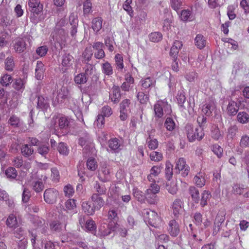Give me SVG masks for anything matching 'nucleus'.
<instances>
[{
	"label": "nucleus",
	"mask_w": 249,
	"mask_h": 249,
	"mask_svg": "<svg viewBox=\"0 0 249 249\" xmlns=\"http://www.w3.org/2000/svg\"><path fill=\"white\" fill-rule=\"evenodd\" d=\"M108 146L109 149L107 150L113 153H118L122 149L120 141L116 138H111L108 142Z\"/></svg>",
	"instance_id": "obj_9"
},
{
	"label": "nucleus",
	"mask_w": 249,
	"mask_h": 249,
	"mask_svg": "<svg viewBox=\"0 0 249 249\" xmlns=\"http://www.w3.org/2000/svg\"><path fill=\"white\" fill-rule=\"evenodd\" d=\"M115 62L116 69L122 71L124 68L123 57L121 54L117 53L115 56Z\"/></svg>",
	"instance_id": "obj_39"
},
{
	"label": "nucleus",
	"mask_w": 249,
	"mask_h": 249,
	"mask_svg": "<svg viewBox=\"0 0 249 249\" xmlns=\"http://www.w3.org/2000/svg\"><path fill=\"white\" fill-rule=\"evenodd\" d=\"M183 202L180 199H176L173 202L172 208L173 213L175 216H178L179 213V212L181 209Z\"/></svg>",
	"instance_id": "obj_34"
},
{
	"label": "nucleus",
	"mask_w": 249,
	"mask_h": 249,
	"mask_svg": "<svg viewBox=\"0 0 249 249\" xmlns=\"http://www.w3.org/2000/svg\"><path fill=\"white\" fill-rule=\"evenodd\" d=\"M113 96L111 100L115 103H118L121 98V90L118 86H114L112 89Z\"/></svg>",
	"instance_id": "obj_32"
},
{
	"label": "nucleus",
	"mask_w": 249,
	"mask_h": 249,
	"mask_svg": "<svg viewBox=\"0 0 249 249\" xmlns=\"http://www.w3.org/2000/svg\"><path fill=\"white\" fill-rule=\"evenodd\" d=\"M212 150L220 159L223 156V149L218 144H215L212 146Z\"/></svg>",
	"instance_id": "obj_60"
},
{
	"label": "nucleus",
	"mask_w": 249,
	"mask_h": 249,
	"mask_svg": "<svg viewBox=\"0 0 249 249\" xmlns=\"http://www.w3.org/2000/svg\"><path fill=\"white\" fill-rule=\"evenodd\" d=\"M213 109V106L211 103H208L203 105L202 111L206 116H210Z\"/></svg>",
	"instance_id": "obj_52"
},
{
	"label": "nucleus",
	"mask_w": 249,
	"mask_h": 249,
	"mask_svg": "<svg viewBox=\"0 0 249 249\" xmlns=\"http://www.w3.org/2000/svg\"><path fill=\"white\" fill-rule=\"evenodd\" d=\"M37 152L42 157L46 158L47 155L50 151V147L48 144L41 143L37 148Z\"/></svg>",
	"instance_id": "obj_37"
},
{
	"label": "nucleus",
	"mask_w": 249,
	"mask_h": 249,
	"mask_svg": "<svg viewBox=\"0 0 249 249\" xmlns=\"http://www.w3.org/2000/svg\"><path fill=\"white\" fill-rule=\"evenodd\" d=\"M155 83V81L151 77H147L143 80H142V89L144 90L148 89L151 87L154 86Z\"/></svg>",
	"instance_id": "obj_31"
},
{
	"label": "nucleus",
	"mask_w": 249,
	"mask_h": 249,
	"mask_svg": "<svg viewBox=\"0 0 249 249\" xmlns=\"http://www.w3.org/2000/svg\"><path fill=\"white\" fill-rule=\"evenodd\" d=\"M149 39L154 42H158L162 39V35L160 32H154L149 34Z\"/></svg>",
	"instance_id": "obj_58"
},
{
	"label": "nucleus",
	"mask_w": 249,
	"mask_h": 249,
	"mask_svg": "<svg viewBox=\"0 0 249 249\" xmlns=\"http://www.w3.org/2000/svg\"><path fill=\"white\" fill-rule=\"evenodd\" d=\"M53 40L55 39L57 42H62L65 40L66 32L65 29L62 28H56L55 35L53 36Z\"/></svg>",
	"instance_id": "obj_23"
},
{
	"label": "nucleus",
	"mask_w": 249,
	"mask_h": 249,
	"mask_svg": "<svg viewBox=\"0 0 249 249\" xmlns=\"http://www.w3.org/2000/svg\"><path fill=\"white\" fill-rule=\"evenodd\" d=\"M5 174L8 178L15 179L17 176V171L12 167H8L5 171Z\"/></svg>",
	"instance_id": "obj_57"
},
{
	"label": "nucleus",
	"mask_w": 249,
	"mask_h": 249,
	"mask_svg": "<svg viewBox=\"0 0 249 249\" xmlns=\"http://www.w3.org/2000/svg\"><path fill=\"white\" fill-rule=\"evenodd\" d=\"M193 180L196 185L199 188H201L205 185L206 179L203 174L199 172L194 178Z\"/></svg>",
	"instance_id": "obj_25"
},
{
	"label": "nucleus",
	"mask_w": 249,
	"mask_h": 249,
	"mask_svg": "<svg viewBox=\"0 0 249 249\" xmlns=\"http://www.w3.org/2000/svg\"><path fill=\"white\" fill-rule=\"evenodd\" d=\"M92 12V3L90 0H86L83 2V14L87 16Z\"/></svg>",
	"instance_id": "obj_46"
},
{
	"label": "nucleus",
	"mask_w": 249,
	"mask_h": 249,
	"mask_svg": "<svg viewBox=\"0 0 249 249\" xmlns=\"http://www.w3.org/2000/svg\"><path fill=\"white\" fill-rule=\"evenodd\" d=\"M8 124L13 127H18L22 124L19 118L15 115H12L8 122Z\"/></svg>",
	"instance_id": "obj_38"
},
{
	"label": "nucleus",
	"mask_w": 249,
	"mask_h": 249,
	"mask_svg": "<svg viewBox=\"0 0 249 249\" xmlns=\"http://www.w3.org/2000/svg\"><path fill=\"white\" fill-rule=\"evenodd\" d=\"M133 196L138 201L142 203L144 202L146 199L145 193L144 194L137 189L133 190Z\"/></svg>",
	"instance_id": "obj_41"
},
{
	"label": "nucleus",
	"mask_w": 249,
	"mask_h": 249,
	"mask_svg": "<svg viewBox=\"0 0 249 249\" xmlns=\"http://www.w3.org/2000/svg\"><path fill=\"white\" fill-rule=\"evenodd\" d=\"M103 19L101 17H96L91 21V28L96 34L99 33L102 28Z\"/></svg>",
	"instance_id": "obj_21"
},
{
	"label": "nucleus",
	"mask_w": 249,
	"mask_h": 249,
	"mask_svg": "<svg viewBox=\"0 0 249 249\" xmlns=\"http://www.w3.org/2000/svg\"><path fill=\"white\" fill-rule=\"evenodd\" d=\"M54 5L57 7L56 11L57 13H59L64 10V5L65 3V0H53Z\"/></svg>",
	"instance_id": "obj_61"
},
{
	"label": "nucleus",
	"mask_w": 249,
	"mask_h": 249,
	"mask_svg": "<svg viewBox=\"0 0 249 249\" xmlns=\"http://www.w3.org/2000/svg\"><path fill=\"white\" fill-rule=\"evenodd\" d=\"M57 150L60 154L67 156L69 153V149L66 143L60 142L57 146Z\"/></svg>",
	"instance_id": "obj_43"
},
{
	"label": "nucleus",
	"mask_w": 249,
	"mask_h": 249,
	"mask_svg": "<svg viewBox=\"0 0 249 249\" xmlns=\"http://www.w3.org/2000/svg\"><path fill=\"white\" fill-rule=\"evenodd\" d=\"M31 222L34 226L37 228L43 227L45 225V220L37 216H34L31 219Z\"/></svg>",
	"instance_id": "obj_50"
},
{
	"label": "nucleus",
	"mask_w": 249,
	"mask_h": 249,
	"mask_svg": "<svg viewBox=\"0 0 249 249\" xmlns=\"http://www.w3.org/2000/svg\"><path fill=\"white\" fill-rule=\"evenodd\" d=\"M154 110L155 116L159 118H161L163 115V111L160 101H158L154 106Z\"/></svg>",
	"instance_id": "obj_47"
},
{
	"label": "nucleus",
	"mask_w": 249,
	"mask_h": 249,
	"mask_svg": "<svg viewBox=\"0 0 249 249\" xmlns=\"http://www.w3.org/2000/svg\"><path fill=\"white\" fill-rule=\"evenodd\" d=\"M87 166L89 170L90 171H95L97 167V162L95 159L93 158H89L87 161Z\"/></svg>",
	"instance_id": "obj_54"
},
{
	"label": "nucleus",
	"mask_w": 249,
	"mask_h": 249,
	"mask_svg": "<svg viewBox=\"0 0 249 249\" xmlns=\"http://www.w3.org/2000/svg\"><path fill=\"white\" fill-rule=\"evenodd\" d=\"M102 70L104 73L107 75H111L113 74V69L111 64L107 61L102 64Z\"/></svg>",
	"instance_id": "obj_44"
},
{
	"label": "nucleus",
	"mask_w": 249,
	"mask_h": 249,
	"mask_svg": "<svg viewBox=\"0 0 249 249\" xmlns=\"http://www.w3.org/2000/svg\"><path fill=\"white\" fill-rule=\"evenodd\" d=\"M190 169V167L186 164L185 159L180 158L177 160L174 169L176 173H180L182 177H186L188 176Z\"/></svg>",
	"instance_id": "obj_5"
},
{
	"label": "nucleus",
	"mask_w": 249,
	"mask_h": 249,
	"mask_svg": "<svg viewBox=\"0 0 249 249\" xmlns=\"http://www.w3.org/2000/svg\"><path fill=\"white\" fill-rule=\"evenodd\" d=\"M144 222L154 228H157L161 221L158 213L154 211L144 209L142 212Z\"/></svg>",
	"instance_id": "obj_4"
},
{
	"label": "nucleus",
	"mask_w": 249,
	"mask_h": 249,
	"mask_svg": "<svg viewBox=\"0 0 249 249\" xmlns=\"http://www.w3.org/2000/svg\"><path fill=\"white\" fill-rule=\"evenodd\" d=\"M0 19V25L3 28V32H7L8 30L10 33L14 32L16 30V22L10 17L8 16H3Z\"/></svg>",
	"instance_id": "obj_7"
},
{
	"label": "nucleus",
	"mask_w": 249,
	"mask_h": 249,
	"mask_svg": "<svg viewBox=\"0 0 249 249\" xmlns=\"http://www.w3.org/2000/svg\"><path fill=\"white\" fill-rule=\"evenodd\" d=\"M94 189L96 193L95 194H99V196L106 194L107 189L104 185H101L98 181H96L94 185Z\"/></svg>",
	"instance_id": "obj_45"
},
{
	"label": "nucleus",
	"mask_w": 249,
	"mask_h": 249,
	"mask_svg": "<svg viewBox=\"0 0 249 249\" xmlns=\"http://www.w3.org/2000/svg\"><path fill=\"white\" fill-rule=\"evenodd\" d=\"M168 231L173 237H176L179 233L180 230L178 223L175 220H171L169 223Z\"/></svg>",
	"instance_id": "obj_17"
},
{
	"label": "nucleus",
	"mask_w": 249,
	"mask_h": 249,
	"mask_svg": "<svg viewBox=\"0 0 249 249\" xmlns=\"http://www.w3.org/2000/svg\"><path fill=\"white\" fill-rule=\"evenodd\" d=\"M78 143L81 146L86 145L84 148L85 149L87 146H92V141L89 134L86 133L85 137H80L78 140Z\"/></svg>",
	"instance_id": "obj_28"
},
{
	"label": "nucleus",
	"mask_w": 249,
	"mask_h": 249,
	"mask_svg": "<svg viewBox=\"0 0 249 249\" xmlns=\"http://www.w3.org/2000/svg\"><path fill=\"white\" fill-rule=\"evenodd\" d=\"M117 225L113 221L108 224L104 223L99 228L98 235L101 237H105L109 235L112 231L117 229Z\"/></svg>",
	"instance_id": "obj_8"
},
{
	"label": "nucleus",
	"mask_w": 249,
	"mask_h": 249,
	"mask_svg": "<svg viewBox=\"0 0 249 249\" xmlns=\"http://www.w3.org/2000/svg\"><path fill=\"white\" fill-rule=\"evenodd\" d=\"M189 195L191 196L192 201L198 204L200 201L199 192L198 189L194 186H190L188 189Z\"/></svg>",
	"instance_id": "obj_20"
},
{
	"label": "nucleus",
	"mask_w": 249,
	"mask_h": 249,
	"mask_svg": "<svg viewBox=\"0 0 249 249\" xmlns=\"http://www.w3.org/2000/svg\"><path fill=\"white\" fill-rule=\"evenodd\" d=\"M73 57L70 53H65L62 56V65L64 67H70L72 65Z\"/></svg>",
	"instance_id": "obj_33"
},
{
	"label": "nucleus",
	"mask_w": 249,
	"mask_h": 249,
	"mask_svg": "<svg viewBox=\"0 0 249 249\" xmlns=\"http://www.w3.org/2000/svg\"><path fill=\"white\" fill-rule=\"evenodd\" d=\"M239 107L235 103V101L232 99L230 100L227 107L228 115L230 116H235L238 113Z\"/></svg>",
	"instance_id": "obj_13"
},
{
	"label": "nucleus",
	"mask_w": 249,
	"mask_h": 249,
	"mask_svg": "<svg viewBox=\"0 0 249 249\" xmlns=\"http://www.w3.org/2000/svg\"><path fill=\"white\" fill-rule=\"evenodd\" d=\"M149 91H139L137 93V97L138 98V101L142 104H146L149 101Z\"/></svg>",
	"instance_id": "obj_27"
},
{
	"label": "nucleus",
	"mask_w": 249,
	"mask_h": 249,
	"mask_svg": "<svg viewBox=\"0 0 249 249\" xmlns=\"http://www.w3.org/2000/svg\"><path fill=\"white\" fill-rule=\"evenodd\" d=\"M21 153L25 157H29L34 153V149L31 145L29 144H24L21 148Z\"/></svg>",
	"instance_id": "obj_35"
},
{
	"label": "nucleus",
	"mask_w": 249,
	"mask_h": 249,
	"mask_svg": "<svg viewBox=\"0 0 249 249\" xmlns=\"http://www.w3.org/2000/svg\"><path fill=\"white\" fill-rule=\"evenodd\" d=\"M239 128L236 124L231 125L227 130V137L229 139L233 140L236 136Z\"/></svg>",
	"instance_id": "obj_29"
},
{
	"label": "nucleus",
	"mask_w": 249,
	"mask_h": 249,
	"mask_svg": "<svg viewBox=\"0 0 249 249\" xmlns=\"http://www.w3.org/2000/svg\"><path fill=\"white\" fill-rule=\"evenodd\" d=\"M5 69L8 71H12L15 66V63L12 56L8 57L5 60Z\"/></svg>",
	"instance_id": "obj_53"
},
{
	"label": "nucleus",
	"mask_w": 249,
	"mask_h": 249,
	"mask_svg": "<svg viewBox=\"0 0 249 249\" xmlns=\"http://www.w3.org/2000/svg\"><path fill=\"white\" fill-rule=\"evenodd\" d=\"M93 48L97 51L94 53V56L97 59H102L105 56V53L103 50L104 45L102 42H96L92 45Z\"/></svg>",
	"instance_id": "obj_14"
},
{
	"label": "nucleus",
	"mask_w": 249,
	"mask_h": 249,
	"mask_svg": "<svg viewBox=\"0 0 249 249\" xmlns=\"http://www.w3.org/2000/svg\"><path fill=\"white\" fill-rule=\"evenodd\" d=\"M211 134L212 138L216 141L222 137V135L217 125H213L212 126Z\"/></svg>",
	"instance_id": "obj_36"
},
{
	"label": "nucleus",
	"mask_w": 249,
	"mask_h": 249,
	"mask_svg": "<svg viewBox=\"0 0 249 249\" xmlns=\"http://www.w3.org/2000/svg\"><path fill=\"white\" fill-rule=\"evenodd\" d=\"M240 146L242 148H246L249 146V136L245 134L241 137Z\"/></svg>",
	"instance_id": "obj_64"
},
{
	"label": "nucleus",
	"mask_w": 249,
	"mask_h": 249,
	"mask_svg": "<svg viewBox=\"0 0 249 249\" xmlns=\"http://www.w3.org/2000/svg\"><path fill=\"white\" fill-rule=\"evenodd\" d=\"M58 128L65 134L68 131L70 126V120L65 116H60L58 118Z\"/></svg>",
	"instance_id": "obj_11"
},
{
	"label": "nucleus",
	"mask_w": 249,
	"mask_h": 249,
	"mask_svg": "<svg viewBox=\"0 0 249 249\" xmlns=\"http://www.w3.org/2000/svg\"><path fill=\"white\" fill-rule=\"evenodd\" d=\"M91 202L96 208L97 210H99L104 205L105 201L99 194H93L90 197Z\"/></svg>",
	"instance_id": "obj_16"
},
{
	"label": "nucleus",
	"mask_w": 249,
	"mask_h": 249,
	"mask_svg": "<svg viewBox=\"0 0 249 249\" xmlns=\"http://www.w3.org/2000/svg\"><path fill=\"white\" fill-rule=\"evenodd\" d=\"M163 168V165L162 164L153 166L150 169V174L154 177L158 176Z\"/></svg>",
	"instance_id": "obj_62"
},
{
	"label": "nucleus",
	"mask_w": 249,
	"mask_h": 249,
	"mask_svg": "<svg viewBox=\"0 0 249 249\" xmlns=\"http://www.w3.org/2000/svg\"><path fill=\"white\" fill-rule=\"evenodd\" d=\"M226 213L224 211H220L217 214L214 224L217 225L218 230L222 223L225 221Z\"/></svg>",
	"instance_id": "obj_42"
},
{
	"label": "nucleus",
	"mask_w": 249,
	"mask_h": 249,
	"mask_svg": "<svg viewBox=\"0 0 249 249\" xmlns=\"http://www.w3.org/2000/svg\"><path fill=\"white\" fill-rule=\"evenodd\" d=\"M29 10L31 14L30 19L31 22L36 24L44 19L43 15V5L40 0H29Z\"/></svg>",
	"instance_id": "obj_1"
},
{
	"label": "nucleus",
	"mask_w": 249,
	"mask_h": 249,
	"mask_svg": "<svg viewBox=\"0 0 249 249\" xmlns=\"http://www.w3.org/2000/svg\"><path fill=\"white\" fill-rule=\"evenodd\" d=\"M195 42L197 48L201 50L205 47L207 41L203 35L198 34L195 39Z\"/></svg>",
	"instance_id": "obj_26"
},
{
	"label": "nucleus",
	"mask_w": 249,
	"mask_h": 249,
	"mask_svg": "<svg viewBox=\"0 0 249 249\" xmlns=\"http://www.w3.org/2000/svg\"><path fill=\"white\" fill-rule=\"evenodd\" d=\"M164 126L168 131L173 130L176 127V124L173 118L167 117L164 123Z\"/></svg>",
	"instance_id": "obj_55"
},
{
	"label": "nucleus",
	"mask_w": 249,
	"mask_h": 249,
	"mask_svg": "<svg viewBox=\"0 0 249 249\" xmlns=\"http://www.w3.org/2000/svg\"><path fill=\"white\" fill-rule=\"evenodd\" d=\"M84 227L87 231L91 232L94 231L96 229V225L92 219L87 220Z\"/></svg>",
	"instance_id": "obj_59"
},
{
	"label": "nucleus",
	"mask_w": 249,
	"mask_h": 249,
	"mask_svg": "<svg viewBox=\"0 0 249 249\" xmlns=\"http://www.w3.org/2000/svg\"><path fill=\"white\" fill-rule=\"evenodd\" d=\"M187 136L190 142H193L196 140H201L204 136L203 130L201 127L194 128L193 125L191 124H187L185 126Z\"/></svg>",
	"instance_id": "obj_3"
},
{
	"label": "nucleus",
	"mask_w": 249,
	"mask_h": 249,
	"mask_svg": "<svg viewBox=\"0 0 249 249\" xmlns=\"http://www.w3.org/2000/svg\"><path fill=\"white\" fill-rule=\"evenodd\" d=\"M18 225L16 217L13 214H10L6 220V225L9 228H16Z\"/></svg>",
	"instance_id": "obj_49"
},
{
	"label": "nucleus",
	"mask_w": 249,
	"mask_h": 249,
	"mask_svg": "<svg viewBox=\"0 0 249 249\" xmlns=\"http://www.w3.org/2000/svg\"><path fill=\"white\" fill-rule=\"evenodd\" d=\"M88 79V77H87L86 75H85L83 72L78 74L74 78V82L77 84L79 85L86 83L87 82Z\"/></svg>",
	"instance_id": "obj_51"
},
{
	"label": "nucleus",
	"mask_w": 249,
	"mask_h": 249,
	"mask_svg": "<svg viewBox=\"0 0 249 249\" xmlns=\"http://www.w3.org/2000/svg\"><path fill=\"white\" fill-rule=\"evenodd\" d=\"M82 207L83 210L88 215H93L97 210L96 208L90 201L83 202Z\"/></svg>",
	"instance_id": "obj_19"
},
{
	"label": "nucleus",
	"mask_w": 249,
	"mask_h": 249,
	"mask_svg": "<svg viewBox=\"0 0 249 249\" xmlns=\"http://www.w3.org/2000/svg\"><path fill=\"white\" fill-rule=\"evenodd\" d=\"M68 221V216L62 213H59L57 217H55L51 220L50 223V228L53 232H60L65 228Z\"/></svg>",
	"instance_id": "obj_2"
},
{
	"label": "nucleus",
	"mask_w": 249,
	"mask_h": 249,
	"mask_svg": "<svg viewBox=\"0 0 249 249\" xmlns=\"http://www.w3.org/2000/svg\"><path fill=\"white\" fill-rule=\"evenodd\" d=\"M173 166L169 161H166L165 169V177L168 180H170L173 176Z\"/></svg>",
	"instance_id": "obj_40"
},
{
	"label": "nucleus",
	"mask_w": 249,
	"mask_h": 249,
	"mask_svg": "<svg viewBox=\"0 0 249 249\" xmlns=\"http://www.w3.org/2000/svg\"><path fill=\"white\" fill-rule=\"evenodd\" d=\"M49 107L50 103L48 98H44L41 95L38 96L37 108L45 111Z\"/></svg>",
	"instance_id": "obj_18"
},
{
	"label": "nucleus",
	"mask_w": 249,
	"mask_h": 249,
	"mask_svg": "<svg viewBox=\"0 0 249 249\" xmlns=\"http://www.w3.org/2000/svg\"><path fill=\"white\" fill-rule=\"evenodd\" d=\"M12 81V76L8 74H6L1 77L0 83L2 86L7 87Z\"/></svg>",
	"instance_id": "obj_56"
},
{
	"label": "nucleus",
	"mask_w": 249,
	"mask_h": 249,
	"mask_svg": "<svg viewBox=\"0 0 249 249\" xmlns=\"http://www.w3.org/2000/svg\"><path fill=\"white\" fill-rule=\"evenodd\" d=\"M78 22L79 20L77 16L75 15L73 13H71L69 16V23L71 26L70 34L72 37L76 36L77 32Z\"/></svg>",
	"instance_id": "obj_10"
},
{
	"label": "nucleus",
	"mask_w": 249,
	"mask_h": 249,
	"mask_svg": "<svg viewBox=\"0 0 249 249\" xmlns=\"http://www.w3.org/2000/svg\"><path fill=\"white\" fill-rule=\"evenodd\" d=\"M59 196L58 191L54 188H48L45 190L43 197L46 203L48 204H53Z\"/></svg>",
	"instance_id": "obj_6"
},
{
	"label": "nucleus",
	"mask_w": 249,
	"mask_h": 249,
	"mask_svg": "<svg viewBox=\"0 0 249 249\" xmlns=\"http://www.w3.org/2000/svg\"><path fill=\"white\" fill-rule=\"evenodd\" d=\"M236 121L241 124L249 123V113L244 111L238 112L236 116Z\"/></svg>",
	"instance_id": "obj_24"
},
{
	"label": "nucleus",
	"mask_w": 249,
	"mask_h": 249,
	"mask_svg": "<svg viewBox=\"0 0 249 249\" xmlns=\"http://www.w3.org/2000/svg\"><path fill=\"white\" fill-rule=\"evenodd\" d=\"M26 48V43L22 38H20L16 42L14 49L17 52L19 53L23 52Z\"/></svg>",
	"instance_id": "obj_30"
},
{
	"label": "nucleus",
	"mask_w": 249,
	"mask_h": 249,
	"mask_svg": "<svg viewBox=\"0 0 249 249\" xmlns=\"http://www.w3.org/2000/svg\"><path fill=\"white\" fill-rule=\"evenodd\" d=\"M212 197L211 192L208 190H204L201 194V198H200V205L201 207L204 208L208 205V201Z\"/></svg>",
	"instance_id": "obj_22"
},
{
	"label": "nucleus",
	"mask_w": 249,
	"mask_h": 249,
	"mask_svg": "<svg viewBox=\"0 0 249 249\" xmlns=\"http://www.w3.org/2000/svg\"><path fill=\"white\" fill-rule=\"evenodd\" d=\"M12 86L14 89L20 91H22L24 89V84L21 78L16 79Z\"/></svg>",
	"instance_id": "obj_48"
},
{
	"label": "nucleus",
	"mask_w": 249,
	"mask_h": 249,
	"mask_svg": "<svg viewBox=\"0 0 249 249\" xmlns=\"http://www.w3.org/2000/svg\"><path fill=\"white\" fill-rule=\"evenodd\" d=\"M85 72H83L85 75L88 78L90 76L91 77V81H96L98 80V77L94 74V72L95 71V68L94 66L91 64L86 63V65L84 67Z\"/></svg>",
	"instance_id": "obj_12"
},
{
	"label": "nucleus",
	"mask_w": 249,
	"mask_h": 249,
	"mask_svg": "<svg viewBox=\"0 0 249 249\" xmlns=\"http://www.w3.org/2000/svg\"><path fill=\"white\" fill-rule=\"evenodd\" d=\"M145 196H146L145 200H146L149 203L151 204H155L156 202V194L145 191Z\"/></svg>",
	"instance_id": "obj_63"
},
{
	"label": "nucleus",
	"mask_w": 249,
	"mask_h": 249,
	"mask_svg": "<svg viewBox=\"0 0 249 249\" xmlns=\"http://www.w3.org/2000/svg\"><path fill=\"white\" fill-rule=\"evenodd\" d=\"M45 68L43 63L40 61H37L35 69V77L37 80H41L43 79Z\"/></svg>",
	"instance_id": "obj_15"
}]
</instances>
